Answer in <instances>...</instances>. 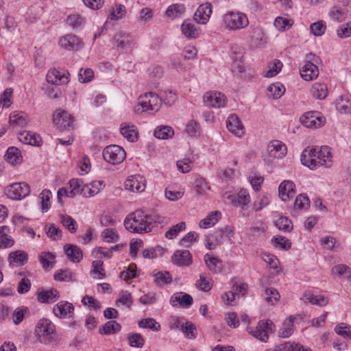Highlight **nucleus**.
<instances>
[{
    "label": "nucleus",
    "mask_w": 351,
    "mask_h": 351,
    "mask_svg": "<svg viewBox=\"0 0 351 351\" xmlns=\"http://www.w3.org/2000/svg\"><path fill=\"white\" fill-rule=\"evenodd\" d=\"M154 276L155 282L159 285L170 283L172 280L171 276L168 271H158Z\"/></svg>",
    "instance_id": "61"
},
{
    "label": "nucleus",
    "mask_w": 351,
    "mask_h": 351,
    "mask_svg": "<svg viewBox=\"0 0 351 351\" xmlns=\"http://www.w3.org/2000/svg\"><path fill=\"white\" fill-rule=\"evenodd\" d=\"M193 301L191 295L183 292L174 293L170 299V303L172 306H176L179 304L181 306L186 308L191 306Z\"/></svg>",
    "instance_id": "22"
},
{
    "label": "nucleus",
    "mask_w": 351,
    "mask_h": 351,
    "mask_svg": "<svg viewBox=\"0 0 351 351\" xmlns=\"http://www.w3.org/2000/svg\"><path fill=\"white\" fill-rule=\"evenodd\" d=\"M138 326L143 328H149L153 331L160 330V325L153 318L143 319L138 322Z\"/></svg>",
    "instance_id": "48"
},
{
    "label": "nucleus",
    "mask_w": 351,
    "mask_h": 351,
    "mask_svg": "<svg viewBox=\"0 0 351 351\" xmlns=\"http://www.w3.org/2000/svg\"><path fill=\"white\" fill-rule=\"evenodd\" d=\"M165 217L156 213L147 214L142 210L130 213L124 221L125 228L133 233L143 234L162 228L167 223Z\"/></svg>",
    "instance_id": "1"
},
{
    "label": "nucleus",
    "mask_w": 351,
    "mask_h": 351,
    "mask_svg": "<svg viewBox=\"0 0 351 351\" xmlns=\"http://www.w3.org/2000/svg\"><path fill=\"white\" fill-rule=\"evenodd\" d=\"M232 283V291L235 293V295L241 294L244 295L247 293V285L240 280H233Z\"/></svg>",
    "instance_id": "58"
},
{
    "label": "nucleus",
    "mask_w": 351,
    "mask_h": 351,
    "mask_svg": "<svg viewBox=\"0 0 351 351\" xmlns=\"http://www.w3.org/2000/svg\"><path fill=\"white\" fill-rule=\"evenodd\" d=\"M42 204V210L43 212L47 211L50 208V199L51 197V192L49 190L45 189L40 194Z\"/></svg>",
    "instance_id": "62"
},
{
    "label": "nucleus",
    "mask_w": 351,
    "mask_h": 351,
    "mask_svg": "<svg viewBox=\"0 0 351 351\" xmlns=\"http://www.w3.org/2000/svg\"><path fill=\"white\" fill-rule=\"evenodd\" d=\"M212 13L210 3H206L198 7L194 14V20L200 24H206L210 19Z\"/></svg>",
    "instance_id": "19"
},
{
    "label": "nucleus",
    "mask_w": 351,
    "mask_h": 351,
    "mask_svg": "<svg viewBox=\"0 0 351 351\" xmlns=\"http://www.w3.org/2000/svg\"><path fill=\"white\" fill-rule=\"evenodd\" d=\"M186 228V224L184 222H180L175 226H173L169 230L165 233V237L169 239H172L176 237L179 232L184 230Z\"/></svg>",
    "instance_id": "54"
},
{
    "label": "nucleus",
    "mask_w": 351,
    "mask_h": 351,
    "mask_svg": "<svg viewBox=\"0 0 351 351\" xmlns=\"http://www.w3.org/2000/svg\"><path fill=\"white\" fill-rule=\"evenodd\" d=\"M204 261L207 267L213 273L218 274L222 271V262L218 258L206 254L204 256Z\"/></svg>",
    "instance_id": "30"
},
{
    "label": "nucleus",
    "mask_w": 351,
    "mask_h": 351,
    "mask_svg": "<svg viewBox=\"0 0 351 351\" xmlns=\"http://www.w3.org/2000/svg\"><path fill=\"white\" fill-rule=\"evenodd\" d=\"M335 106L341 113L348 114L351 112V101L340 96L336 101Z\"/></svg>",
    "instance_id": "41"
},
{
    "label": "nucleus",
    "mask_w": 351,
    "mask_h": 351,
    "mask_svg": "<svg viewBox=\"0 0 351 351\" xmlns=\"http://www.w3.org/2000/svg\"><path fill=\"white\" fill-rule=\"evenodd\" d=\"M172 263L179 267H188L192 263V255L189 250H177L171 258Z\"/></svg>",
    "instance_id": "17"
},
{
    "label": "nucleus",
    "mask_w": 351,
    "mask_h": 351,
    "mask_svg": "<svg viewBox=\"0 0 351 351\" xmlns=\"http://www.w3.org/2000/svg\"><path fill=\"white\" fill-rule=\"evenodd\" d=\"M335 331L337 335L351 339V326L340 323L335 326Z\"/></svg>",
    "instance_id": "52"
},
{
    "label": "nucleus",
    "mask_w": 351,
    "mask_h": 351,
    "mask_svg": "<svg viewBox=\"0 0 351 351\" xmlns=\"http://www.w3.org/2000/svg\"><path fill=\"white\" fill-rule=\"evenodd\" d=\"M196 287L204 292L210 291L213 287L210 278L206 276L204 274H202L199 276V279L196 281Z\"/></svg>",
    "instance_id": "44"
},
{
    "label": "nucleus",
    "mask_w": 351,
    "mask_h": 351,
    "mask_svg": "<svg viewBox=\"0 0 351 351\" xmlns=\"http://www.w3.org/2000/svg\"><path fill=\"white\" fill-rule=\"evenodd\" d=\"M47 81L51 84H66L69 82L68 77L62 74L59 71L53 69H50L47 75Z\"/></svg>",
    "instance_id": "27"
},
{
    "label": "nucleus",
    "mask_w": 351,
    "mask_h": 351,
    "mask_svg": "<svg viewBox=\"0 0 351 351\" xmlns=\"http://www.w3.org/2000/svg\"><path fill=\"white\" fill-rule=\"evenodd\" d=\"M10 123L13 127H24L27 123V116L25 112H13L10 116Z\"/></svg>",
    "instance_id": "33"
},
{
    "label": "nucleus",
    "mask_w": 351,
    "mask_h": 351,
    "mask_svg": "<svg viewBox=\"0 0 351 351\" xmlns=\"http://www.w3.org/2000/svg\"><path fill=\"white\" fill-rule=\"evenodd\" d=\"M228 130L235 136L241 137L244 134L243 125L239 118L234 114H230L226 121Z\"/></svg>",
    "instance_id": "16"
},
{
    "label": "nucleus",
    "mask_w": 351,
    "mask_h": 351,
    "mask_svg": "<svg viewBox=\"0 0 351 351\" xmlns=\"http://www.w3.org/2000/svg\"><path fill=\"white\" fill-rule=\"evenodd\" d=\"M250 36L253 41L256 43L261 42L265 40V33L263 29L259 26L250 27Z\"/></svg>",
    "instance_id": "55"
},
{
    "label": "nucleus",
    "mask_w": 351,
    "mask_h": 351,
    "mask_svg": "<svg viewBox=\"0 0 351 351\" xmlns=\"http://www.w3.org/2000/svg\"><path fill=\"white\" fill-rule=\"evenodd\" d=\"M94 77L93 71L90 69H81L78 73V80L80 83L90 82Z\"/></svg>",
    "instance_id": "59"
},
{
    "label": "nucleus",
    "mask_w": 351,
    "mask_h": 351,
    "mask_svg": "<svg viewBox=\"0 0 351 351\" xmlns=\"http://www.w3.org/2000/svg\"><path fill=\"white\" fill-rule=\"evenodd\" d=\"M267 91L270 93L274 99H278L285 93V88L282 84L277 82L269 86Z\"/></svg>",
    "instance_id": "46"
},
{
    "label": "nucleus",
    "mask_w": 351,
    "mask_h": 351,
    "mask_svg": "<svg viewBox=\"0 0 351 351\" xmlns=\"http://www.w3.org/2000/svg\"><path fill=\"white\" fill-rule=\"evenodd\" d=\"M219 211L211 212L205 219L199 222V227L202 228H208L214 226L221 217Z\"/></svg>",
    "instance_id": "35"
},
{
    "label": "nucleus",
    "mask_w": 351,
    "mask_h": 351,
    "mask_svg": "<svg viewBox=\"0 0 351 351\" xmlns=\"http://www.w3.org/2000/svg\"><path fill=\"white\" fill-rule=\"evenodd\" d=\"M232 235V230L230 227L226 226L212 234L211 237H213L217 245L223 243L228 239L230 240Z\"/></svg>",
    "instance_id": "31"
},
{
    "label": "nucleus",
    "mask_w": 351,
    "mask_h": 351,
    "mask_svg": "<svg viewBox=\"0 0 351 351\" xmlns=\"http://www.w3.org/2000/svg\"><path fill=\"white\" fill-rule=\"evenodd\" d=\"M66 22L69 26L73 29L81 27L84 23V19L78 14L69 15L67 17Z\"/></svg>",
    "instance_id": "60"
},
{
    "label": "nucleus",
    "mask_w": 351,
    "mask_h": 351,
    "mask_svg": "<svg viewBox=\"0 0 351 351\" xmlns=\"http://www.w3.org/2000/svg\"><path fill=\"white\" fill-rule=\"evenodd\" d=\"M264 300L269 304L274 305L276 303L280 298L278 291L272 287L267 288L264 290V293L262 294Z\"/></svg>",
    "instance_id": "38"
},
{
    "label": "nucleus",
    "mask_w": 351,
    "mask_h": 351,
    "mask_svg": "<svg viewBox=\"0 0 351 351\" xmlns=\"http://www.w3.org/2000/svg\"><path fill=\"white\" fill-rule=\"evenodd\" d=\"M54 279L62 282H71L75 280V276L69 269H60L54 274Z\"/></svg>",
    "instance_id": "42"
},
{
    "label": "nucleus",
    "mask_w": 351,
    "mask_h": 351,
    "mask_svg": "<svg viewBox=\"0 0 351 351\" xmlns=\"http://www.w3.org/2000/svg\"><path fill=\"white\" fill-rule=\"evenodd\" d=\"M30 193V187L25 182L14 183L6 189L5 194L12 199L19 200L23 199Z\"/></svg>",
    "instance_id": "8"
},
{
    "label": "nucleus",
    "mask_w": 351,
    "mask_h": 351,
    "mask_svg": "<svg viewBox=\"0 0 351 351\" xmlns=\"http://www.w3.org/2000/svg\"><path fill=\"white\" fill-rule=\"evenodd\" d=\"M301 123L306 128H320L326 123L325 117L320 115L319 112H307L300 118Z\"/></svg>",
    "instance_id": "9"
},
{
    "label": "nucleus",
    "mask_w": 351,
    "mask_h": 351,
    "mask_svg": "<svg viewBox=\"0 0 351 351\" xmlns=\"http://www.w3.org/2000/svg\"><path fill=\"white\" fill-rule=\"evenodd\" d=\"M5 157V160L12 164L20 163L22 161L21 152L15 147H9L6 152Z\"/></svg>",
    "instance_id": "36"
},
{
    "label": "nucleus",
    "mask_w": 351,
    "mask_h": 351,
    "mask_svg": "<svg viewBox=\"0 0 351 351\" xmlns=\"http://www.w3.org/2000/svg\"><path fill=\"white\" fill-rule=\"evenodd\" d=\"M59 45L67 50H78L82 47V43L75 35L67 34L59 40Z\"/></svg>",
    "instance_id": "18"
},
{
    "label": "nucleus",
    "mask_w": 351,
    "mask_h": 351,
    "mask_svg": "<svg viewBox=\"0 0 351 351\" xmlns=\"http://www.w3.org/2000/svg\"><path fill=\"white\" fill-rule=\"evenodd\" d=\"M53 121L60 132L73 128L74 119L64 110H56L53 113Z\"/></svg>",
    "instance_id": "7"
},
{
    "label": "nucleus",
    "mask_w": 351,
    "mask_h": 351,
    "mask_svg": "<svg viewBox=\"0 0 351 351\" xmlns=\"http://www.w3.org/2000/svg\"><path fill=\"white\" fill-rule=\"evenodd\" d=\"M119 276L121 278H123L125 281L136 278V265L134 263L130 264L128 266L127 270L123 271L120 273Z\"/></svg>",
    "instance_id": "57"
},
{
    "label": "nucleus",
    "mask_w": 351,
    "mask_h": 351,
    "mask_svg": "<svg viewBox=\"0 0 351 351\" xmlns=\"http://www.w3.org/2000/svg\"><path fill=\"white\" fill-rule=\"evenodd\" d=\"M293 322L294 318L289 317L288 322L284 323V328L279 330V337L282 338H287L290 337L293 332Z\"/></svg>",
    "instance_id": "47"
},
{
    "label": "nucleus",
    "mask_w": 351,
    "mask_h": 351,
    "mask_svg": "<svg viewBox=\"0 0 351 351\" xmlns=\"http://www.w3.org/2000/svg\"><path fill=\"white\" fill-rule=\"evenodd\" d=\"M329 16L335 21L341 22L346 19L345 13L340 8L337 6H333L330 12Z\"/></svg>",
    "instance_id": "63"
},
{
    "label": "nucleus",
    "mask_w": 351,
    "mask_h": 351,
    "mask_svg": "<svg viewBox=\"0 0 351 351\" xmlns=\"http://www.w3.org/2000/svg\"><path fill=\"white\" fill-rule=\"evenodd\" d=\"M121 329V326L118 322L111 320L105 323L99 332L103 335H110L119 332Z\"/></svg>",
    "instance_id": "37"
},
{
    "label": "nucleus",
    "mask_w": 351,
    "mask_h": 351,
    "mask_svg": "<svg viewBox=\"0 0 351 351\" xmlns=\"http://www.w3.org/2000/svg\"><path fill=\"white\" fill-rule=\"evenodd\" d=\"M55 256L50 252H42L39 256V260L45 269L53 267Z\"/></svg>",
    "instance_id": "50"
},
{
    "label": "nucleus",
    "mask_w": 351,
    "mask_h": 351,
    "mask_svg": "<svg viewBox=\"0 0 351 351\" xmlns=\"http://www.w3.org/2000/svg\"><path fill=\"white\" fill-rule=\"evenodd\" d=\"M226 26L230 29L237 30L246 27L249 21L245 14L241 12H230L223 16Z\"/></svg>",
    "instance_id": "5"
},
{
    "label": "nucleus",
    "mask_w": 351,
    "mask_h": 351,
    "mask_svg": "<svg viewBox=\"0 0 351 351\" xmlns=\"http://www.w3.org/2000/svg\"><path fill=\"white\" fill-rule=\"evenodd\" d=\"M60 298L59 291L56 289L41 290L38 293V300L41 303H53Z\"/></svg>",
    "instance_id": "24"
},
{
    "label": "nucleus",
    "mask_w": 351,
    "mask_h": 351,
    "mask_svg": "<svg viewBox=\"0 0 351 351\" xmlns=\"http://www.w3.org/2000/svg\"><path fill=\"white\" fill-rule=\"evenodd\" d=\"M228 199L236 206H241L243 209L250 202V196L244 189L240 190L237 195H229Z\"/></svg>",
    "instance_id": "26"
},
{
    "label": "nucleus",
    "mask_w": 351,
    "mask_h": 351,
    "mask_svg": "<svg viewBox=\"0 0 351 351\" xmlns=\"http://www.w3.org/2000/svg\"><path fill=\"white\" fill-rule=\"evenodd\" d=\"M276 226L282 231L290 232L293 229L292 222L286 217H280L275 222Z\"/></svg>",
    "instance_id": "49"
},
{
    "label": "nucleus",
    "mask_w": 351,
    "mask_h": 351,
    "mask_svg": "<svg viewBox=\"0 0 351 351\" xmlns=\"http://www.w3.org/2000/svg\"><path fill=\"white\" fill-rule=\"evenodd\" d=\"M60 222L71 233H75L77 231V222L69 215H60Z\"/></svg>",
    "instance_id": "40"
},
{
    "label": "nucleus",
    "mask_w": 351,
    "mask_h": 351,
    "mask_svg": "<svg viewBox=\"0 0 351 351\" xmlns=\"http://www.w3.org/2000/svg\"><path fill=\"white\" fill-rule=\"evenodd\" d=\"M267 152L270 157L282 158L287 154V147L281 141L274 140L267 145Z\"/></svg>",
    "instance_id": "15"
},
{
    "label": "nucleus",
    "mask_w": 351,
    "mask_h": 351,
    "mask_svg": "<svg viewBox=\"0 0 351 351\" xmlns=\"http://www.w3.org/2000/svg\"><path fill=\"white\" fill-rule=\"evenodd\" d=\"M114 40L117 44V47L119 49H125L130 45V36L124 32H118L114 36Z\"/></svg>",
    "instance_id": "43"
},
{
    "label": "nucleus",
    "mask_w": 351,
    "mask_h": 351,
    "mask_svg": "<svg viewBox=\"0 0 351 351\" xmlns=\"http://www.w3.org/2000/svg\"><path fill=\"white\" fill-rule=\"evenodd\" d=\"M339 38H348L351 36V21L340 25L337 30Z\"/></svg>",
    "instance_id": "64"
},
{
    "label": "nucleus",
    "mask_w": 351,
    "mask_h": 351,
    "mask_svg": "<svg viewBox=\"0 0 351 351\" xmlns=\"http://www.w3.org/2000/svg\"><path fill=\"white\" fill-rule=\"evenodd\" d=\"M64 250L69 259L73 263H79L82 259L83 252L77 245L66 244L64 246Z\"/></svg>",
    "instance_id": "23"
},
{
    "label": "nucleus",
    "mask_w": 351,
    "mask_h": 351,
    "mask_svg": "<svg viewBox=\"0 0 351 351\" xmlns=\"http://www.w3.org/2000/svg\"><path fill=\"white\" fill-rule=\"evenodd\" d=\"M19 139L24 144L40 146L41 137L29 131H23L19 134Z\"/></svg>",
    "instance_id": "25"
},
{
    "label": "nucleus",
    "mask_w": 351,
    "mask_h": 351,
    "mask_svg": "<svg viewBox=\"0 0 351 351\" xmlns=\"http://www.w3.org/2000/svg\"><path fill=\"white\" fill-rule=\"evenodd\" d=\"M125 189L133 192H143L146 187V180L144 177L135 175L130 177L125 182Z\"/></svg>",
    "instance_id": "14"
},
{
    "label": "nucleus",
    "mask_w": 351,
    "mask_h": 351,
    "mask_svg": "<svg viewBox=\"0 0 351 351\" xmlns=\"http://www.w3.org/2000/svg\"><path fill=\"white\" fill-rule=\"evenodd\" d=\"M279 196L283 201L293 197L295 195V184L291 180H285L278 187Z\"/></svg>",
    "instance_id": "21"
},
{
    "label": "nucleus",
    "mask_w": 351,
    "mask_h": 351,
    "mask_svg": "<svg viewBox=\"0 0 351 351\" xmlns=\"http://www.w3.org/2000/svg\"><path fill=\"white\" fill-rule=\"evenodd\" d=\"M273 325L271 320H261L254 329L250 331V333L261 341L266 342L268 340L269 333L273 332Z\"/></svg>",
    "instance_id": "11"
},
{
    "label": "nucleus",
    "mask_w": 351,
    "mask_h": 351,
    "mask_svg": "<svg viewBox=\"0 0 351 351\" xmlns=\"http://www.w3.org/2000/svg\"><path fill=\"white\" fill-rule=\"evenodd\" d=\"M143 97L145 99L139 101L143 111L150 110L157 112L159 110L162 106V99L156 93L152 92L146 93Z\"/></svg>",
    "instance_id": "10"
},
{
    "label": "nucleus",
    "mask_w": 351,
    "mask_h": 351,
    "mask_svg": "<svg viewBox=\"0 0 351 351\" xmlns=\"http://www.w3.org/2000/svg\"><path fill=\"white\" fill-rule=\"evenodd\" d=\"M204 103L208 107H223L226 104V97L219 92H207L204 95Z\"/></svg>",
    "instance_id": "13"
},
{
    "label": "nucleus",
    "mask_w": 351,
    "mask_h": 351,
    "mask_svg": "<svg viewBox=\"0 0 351 351\" xmlns=\"http://www.w3.org/2000/svg\"><path fill=\"white\" fill-rule=\"evenodd\" d=\"M308 60L300 69L301 77L306 81H311L317 78L319 75V70L317 66L320 61L318 56L311 53L307 55Z\"/></svg>",
    "instance_id": "4"
},
{
    "label": "nucleus",
    "mask_w": 351,
    "mask_h": 351,
    "mask_svg": "<svg viewBox=\"0 0 351 351\" xmlns=\"http://www.w3.org/2000/svg\"><path fill=\"white\" fill-rule=\"evenodd\" d=\"M176 328H179L189 338L193 339L196 337V327L189 322H184V318L178 317L176 320Z\"/></svg>",
    "instance_id": "20"
},
{
    "label": "nucleus",
    "mask_w": 351,
    "mask_h": 351,
    "mask_svg": "<svg viewBox=\"0 0 351 351\" xmlns=\"http://www.w3.org/2000/svg\"><path fill=\"white\" fill-rule=\"evenodd\" d=\"M71 191L69 193L71 194V197H73L77 194H80L82 191H83V182L80 179H72L69 181Z\"/></svg>",
    "instance_id": "51"
},
{
    "label": "nucleus",
    "mask_w": 351,
    "mask_h": 351,
    "mask_svg": "<svg viewBox=\"0 0 351 351\" xmlns=\"http://www.w3.org/2000/svg\"><path fill=\"white\" fill-rule=\"evenodd\" d=\"M128 340L132 347L142 348L145 343L143 337L138 333L129 335Z\"/></svg>",
    "instance_id": "56"
},
{
    "label": "nucleus",
    "mask_w": 351,
    "mask_h": 351,
    "mask_svg": "<svg viewBox=\"0 0 351 351\" xmlns=\"http://www.w3.org/2000/svg\"><path fill=\"white\" fill-rule=\"evenodd\" d=\"M125 156L126 153L124 149L117 145H108L103 151L104 159L112 165H117L122 162Z\"/></svg>",
    "instance_id": "6"
},
{
    "label": "nucleus",
    "mask_w": 351,
    "mask_h": 351,
    "mask_svg": "<svg viewBox=\"0 0 351 351\" xmlns=\"http://www.w3.org/2000/svg\"><path fill=\"white\" fill-rule=\"evenodd\" d=\"M182 34L188 38H196L198 36V31L195 24L189 21H185L181 26Z\"/></svg>",
    "instance_id": "32"
},
{
    "label": "nucleus",
    "mask_w": 351,
    "mask_h": 351,
    "mask_svg": "<svg viewBox=\"0 0 351 351\" xmlns=\"http://www.w3.org/2000/svg\"><path fill=\"white\" fill-rule=\"evenodd\" d=\"M302 165L311 169L319 167L329 168L332 165V154L328 146H322L317 151L315 148L304 149L300 156Z\"/></svg>",
    "instance_id": "2"
},
{
    "label": "nucleus",
    "mask_w": 351,
    "mask_h": 351,
    "mask_svg": "<svg viewBox=\"0 0 351 351\" xmlns=\"http://www.w3.org/2000/svg\"><path fill=\"white\" fill-rule=\"evenodd\" d=\"M74 306L67 301H60L53 308V313L58 318H71L74 314Z\"/></svg>",
    "instance_id": "12"
},
{
    "label": "nucleus",
    "mask_w": 351,
    "mask_h": 351,
    "mask_svg": "<svg viewBox=\"0 0 351 351\" xmlns=\"http://www.w3.org/2000/svg\"><path fill=\"white\" fill-rule=\"evenodd\" d=\"M121 134L129 141L135 142L138 139V132L136 126L123 123L120 128Z\"/></svg>",
    "instance_id": "29"
},
{
    "label": "nucleus",
    "mask_w": 351,
    "mask_h": 351,
    "mask_svg": "<svg viewBox=\"0 0 351 351\" xmlns=\"http://www.w3.org/2000/svg\"><path fill=\"white\" fill-rule=\"evenodd\" d=\"M8 260L10 265H13L14 266H22L27 262L28 255L23 250H16L10 253Z\"/></svg>",
    "instance_id": "28"
},
{
    "label": "nucleus",
    "mask_w": 351,
    "mask_h": 351,
    "mask_svg": "<svg viewBox=\"0 0 351 351\" xmlns=\"http://www.w3.org/2000/svg\"><path fill=\"white\" fill-rule=\"evenodd\" d=\"M327 86L325 84L315 83L311 88L312 96L317 99H324L327 95Z\"/></svg>",
    "instance_id": "34"
},
{
    "label": "nucleus",
    "mask_w": 351,
    "mask_h": 351,
    "mask_svg": "<svg viewBox=\"0 0 351 351\" xmlns=\"http://www.w3.org/2000/svg\"><path fill=\"white\" fill-rule=\"evenodd\" d=\"M174 134L173 130L170 126H158L155 130L154 135L159 139H168Z\"/></svg>",
    "instance_id": "39"
},
{
    "label": "nucleus",
    "mask_w": 351,
    "mask_h": 351,
    "mask_svg": "<svg viewBox=\"0 0 351 351\" xmlns=\"http://www.w3.org/2000/svg\"><path fill=\"white\" fill-rule=\"evenodd\" d=\"M55 330L56 326L52 322L44 318L38 322L35 334L40 343H48L53 339Z\"/></svg>",
    "instance_id": "3"
},
{
    "label": "nucleus",
    "mask_w": 351,
    "mask_h": 351,
    "mask_svg": "<svg viewBox=\"0 0 351 351\" xmlns=\"http://www.w3.org/2000/svg\"><path fill=\"white\" fill-rule=\"evenodd\" d=\"M304 298L306 302L321 306H326L328 302V298L323 295H315L308 293L304 295Z\"/></svg>",
    "instance_id": "45"
},
{
    "label": "nucleus",
    "mask_w": 351,
    "mask_h": 351,
    "mask_svg": "<svg viewBox=\"0 0 351 351\" xmlns=\"http://www.w3.org/2000/svg\"><path fill=\"white\" fill-rule=\"evenodd\" d=\"M310 29L314 36H320L324 34L326 29V23L323 21L313 23L310 25Z\"/></svg>",
    "instance_id": "53"
}]
</instances>
